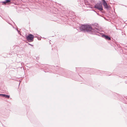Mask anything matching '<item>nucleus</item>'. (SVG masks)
I'll return each mask as SVG.
<instances>
[{
    "label": "nucleus",
    "mask_w": 127,
    "mask_h": 127,
    "mask_svg": "<svg viewBox=\"0 0 127 127\" xmlns=\"http://www.w3.org/2000/svg\"><path fill=\"white\" fill-rule=\"evenodd\" d=\"M80 29L81 31L85 32H94L98 33L97 34L99 36L101 35V33L100 32V31L98 29L96 28L93 29L90 26L87 25H82L80 27Z\"/></svg>",
    "instance_id": "nucleus-1"
},
{
    "label": "nucleus",
    "mask_w": 127,
    "mask_h": 127,
    "mask_svg": "<svg viewBox=\"0 0 127 127\" xmlns=\"http://www.w3.org/2000/svg\"><path fill=\"white\" fill-rule=\"evenodd\" d=\"M94 8L97 9L100 11H102L103 10L102 4L101 2H100L99 3H97L95 4L94 6Z\"/></svg>",
    "instance_id": "nucleus-2"
},
{
    "label": "nucleus",
    "mask_w": 127,
    "mask_h": 127,
    "mask_svg": "<svg viewBox=\"0 0 127 127\" xmlns=\"http://www.w3.org/2000/svg\"><path fill=\"white\" fill-rule=\"evenodd\" d=\"M34 36L31 34H29V35L26 37V39L29 42H32L33 41Z\"/></svg>",
    "instance_id": "nucleus-3"
},
{
    "label": "nucleus",
    "mask_w": 127,
    "mask_h": 127,
    "mask_svg": "<svg viewBox=\"0 0 127 127\" xmlns=\"http://www.w3.org/2000/svg\"><path fill=\"white\" fill-rule=\"evenodd\" d=\"M101 36L102 37L104 38L106 40H110L111 39L110 37L104 34H102L101 35Z\"/></svg>",
    "instance_id": "nucleus-4"
},
{
    "label": "nucleus",
    "mask_w": 127,
    "mask_h": 127,
    "mask_svg": "<svg viewBox=\"0 0 127 127\" xmlns=\"http://www.w3.org/2000/svg\"><path fill=\"white\" fill-rule=\"evenodd\" d=\"M0 95L3 97H5L6 98H9L10 97V96L8 95H7L5 94H1Z\"/></svg>",
    "instance_id": "nucleus-5"
},
{
    "label": "nucleus",
    "mask_w": 127,
    "mask_h": 127,
    "mask_svg": "<svg viewBox=\"0 0 127 127\" xmlns=\"http://www.w3.org/2000/svg\"><path fill=\"white\" fill-rule=\"evenodd\" d=\"M10 0H5L4 1H3L2 2L4 4H5L6 3H8L10 2Z\"/></svg>",
    "instance_id": "nucleus-6"
},
{
    "label": "nucleus",
    "mask_w": 127,
    "mask_h": 127,
    "mask_svg": "<svg viewBox=\"0 0 127 127\" xmlns=\"http://www.w3.org/2000/svg\"><path fill=\"white\" fill-rule=\"evenodd\" d=\"M17 31L19 33V31H18V30H17Z\"/></svg>",
    "instance_id": "nucleus-7"
},
{
    "label": "nucleus",
    "mask_w": 127,
    "mask_h": 127,
    "mask_svg": "<svg viewBox=\"0 0 127 127\" xmlns=\"http://www.w3.org/2000/svg\"><path fill=\"white\" fill-rule=\"evenodd\" d=\"M97 14L98 15H99V14L98 13H97Z\"/></svg>",
    "instance_id": "nucleus-8"
},
{
    "label": "nucleus",
    "mask_w": 127,
    "mask_h": 127,
    "mask_svg": "<svg viewBox=\"0 0 127 127\" xmlns=\"http://www.w3.org/2000/svg\"><path fill=\"white\" fill-rule=\"evenodd\" d=\"M30 45H31V46H33V45H32L30 44Z\"/></svg>",
    "instance_id": "nucleus-9"
}]
</instances>
